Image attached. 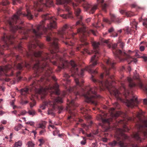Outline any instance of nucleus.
I'll return each instance as SVG.
<instances>
[{"instance_id": "f257e3e1", "label": "nucleus", "mask_w": 147, "mask_h": 147, "mask_svg": "<svg viewBox=\"0 0 147 147\" xmlns=\"http://www.w3.org/2000/svg\"><path fill=\"white\" fill-rule=\"evenodd\" d=\"M58 51H50V54L45 53L42 51H29L26 53L27 56L31 60L35 62L33 67L35 71V73L29 78V80L34 78L40 75H42L43 76L41 78L40 80L34 81L32 85V89L30 87L29 88L22 89L20 92L22 95L26 96L27 94L29 89L32 91L34 88L37 89L38 88V87H40L41 89L39 90V93L41 94L42 90L44 91L43 95L41 96V98L44 99L46 94L48 92H49L51 93L52 100V101H46L43 102L40 107L41 109H45V107L49 105L50 108L48 111L49 114H52V111L57 108H58L59 113H61L63 108L62 107L57 106V104L63 102L62 98L59 96H55V95L58 96L60 94L59 85L56 83L53 86H49L44 87L43 86L46 84V82H49L51 79H52L55 81L57 80L55 76L53 75L52 68L49 66L50 62L54 65H57V60L60 61L58 66L59 71L61 69L66 67L70 68L71 72V76L74 78L76 86L70 87L69 90L70 92H73L76 96L75 98H78V96H84L86 102L81 107L80 111L86 119H89L91 118V117L88 114L89 110L86 102L90 103L96 106L98 104V98H100L101 97L97 94V88L95 86L93 88L87 87L85 90L82 88L84 81L82 79H79L77 77H82L84 72L85 70L91 74L92 80L96 84L98 85L100 90H104L105 88H107L111 94L115 96L118 99V90L112 86V84L114 82V77L113 76L109 74L110 68H114L115 64L111 59L107 57L104 60L105 62L108 66L107 67L102 64H101L100 66L104 72L99 76L100 80H99L96 79L94 76V75L97 74V71L93 69V68L98 63V58L100 55L98 51H92L94 54L91 58V64L85 69H82L80 74L78 71V66L75 62L71 60L69 62L67 61L64 60L57 54Z\"/></svg>"}, {"instance_id": "f03ea898", "label": "nucleus", "mask_w": 147, "mask_h": 147, "mask_svg": "<svg viewBox=\"0 0 147 147\" xmlns=\"http://www.w3.org/2000/svg\"><path fill=\"white\" fill-rule=\"evenodd\" d=\"M115 108H112L109 110L110 117L107 118V115L105 113L99 115V119L103 123V125L105 126L106 131L110 130L111 128L112 125L111 123L113 122L114 120L116 122V124L114 125V127L119 126L122 124L123 129L117 128V140L120 147H127V144L125 142L126 140H129V137L123 133L125 131H128L129 129L126 125L127 121H131L134 122L136 121L138 122L136 124V127L138 129V132L134 133L132 134V137L138 141L141 142L144 138H147V119L143 120L141 116V114L139 112L136 113H133V117H128L127 115L125 114V116L127 117V121L125 120V118L120 121L116 120V118L121 115L123 113L120 111H116Z\"/></svg>"}, {"instance_id": "7ed1b4c3", "label": "nucleus", "mask_w": 147, "mask_h": 147, "mask_svg": "<svg viewBox=\"0 0 147 147\" xmlns=\"http://www.w3.org/2000/svg\"><path fill=\"white\" fill-rule=\"evenodd\" d=\"M75 0L77 3L73 2L71 0H56L57 4H64L65 10L68 12L70 8L66 5L68 4L72 6L76 16L79 20L76 22V25L83 26L82 22L83 17L81 15V10L78 7L80 3H82V6L85 11L89 12L90 13H93L94 12L97 8L98 5L101 7L103 11H106L107 5L106 4L103 3L104 0H97L98 5L93 6L88 3L86 0ZM33 2L34 10L38 11H42V8L44 7H50L53 4V0H35Z\"/></svg>"}, {"instance_id": "20e7f679", "label": "nucleus", "mask_w": 147, "mask_h": 147, "mask_svg": "<svg viewBox=\"0 0 147 147\" xmlns=\"http://www.w3.org/2000/svg\"><path fill=\"white\" fill-rule=\"evenodd\" d=\"M11 56L13 57L14 60L13 64L12 65H6L5 66H0V77L3 75L9 76L13 75L12 70L11 69L13 66L16 67L18 69L21 70L24 67L29 68L31 67L30 63H27L25 61H22L20 63L17 64L16 61H19L21 60V57L18 55H16L15 53L11 52Z\"/></svg>"}, {"instance_id": "39448f33", "label": "nucleus", "mask_w": 147, "mask_h": 147, "mask_svg": "<svg viewBox=\"0 0 147 147\" xmlns=\"http://www.w3.org/2000/svg\"><path fill=\"white\" fill-rule=\"evenodd\" d=\"M77 32L80 34L81 43L78 45L76 49V51H80L83 54H84L85 53L90 54V52L88 49V43L85 41L86 37L89 36L91 33L96 36V32L92 30H87L84 28H79L77 30Z\"/></svg>"}, {"instance_id": "423d86ee", "label": "nucleus", "mask_w": 147, "mask_h": 147, "mask_svg": "<svg viewBox=\"0 0 147 147\" xmlns=\"http://www.w3.org/2000/svg\"><path fill=\"white\" fill-rule=\"evenodd\" d=\"M101 41L102 43L107 44L109 48H111L112 46L113 53L115 57L119 59L120 61H122L125 60L129 59L131 62L134 61L136 63L137 61L136 59L131 57L129 55L124 51H122L117 48V44H112L109 41V40H105L104 39H101Z\"/></svg>"}, {"instance_id": "0eeeda50", "label": "nucleus", "mask_w": 147, "mask_h": 147, "mask_svg": "<svg viewBox=\"0 0 147 147\" xmlns=\"http://www.w3.org/2000/svg\"><path fill=\"white\" fill-rule=\"evenodd\" d=\"M15 37L13 35H4L2 38L1 40L4 44L2 46L0 45V55H3V53L2 51L3 50L8 49L9 45L14 43V40Z\"/></svg>"}, {"instance_id": "6e6552de", "label": "nucleus", "mask_w": 147, "mask_h": 147, "mask_svg": "<svg viewBox=\"0 0 147 147\" xmlns=\"http://www.w3.org/2000/svg\"><path fill=\"white\" fill-rule=\"evenodd\" d=\"M75 105L74 99H72L69 102V106H70V108L69 109V112L70 115L68 117V120L69 121V119H70L71 118L74 119V118H73V116H76V113L74 111V110L75 109L74 108L75 106Z\"/></svg>"}, {"instance_id": "1a4fd4ad", "label": "nucleus", "mask_w": 147, "mask_h": 147, "mask_svg": "<svg viewBox=\"0 0 147 147\" xmlns=\"http://www.w3.org/2000/svg\"><path fill=\"white\" fill-rule=\"evenodd\" d=\"M125 102L128 107L132 108L136 106L138 104V101L137 97L136 96H133L130 100L126 99Z\"/></svg>"}, {"instance_id": "9d476101", "label": "nucleus", "mask_w": 147, "mask_h": 147, "mask_svg": "<svg viewBox=\"0 0 147 147\" xmlns=\"http://www.w3.org/2000/svg\"><path fill=\"white\" fill-rule=\"evenodd\" d=\"M111 20L112 22L119 23L121 22V19H119L118 17H116L114 15L112 14H110Z\"/></svg>"}, {"instance_id": "9b49d317", "label": "nucleus", "mask_w": 147, "mask_h": 147, "mask_svg": "<svg viewBox=\"0 0 147 147\" xmlns=\"http://www.w3.org/2000/svg\"><path fill=\"white\" fill-rule=\"evenodd\" d=\"M120 12L121 14L125 15L128 17H131L133 16L132 13L130 11L127 12L124 10H121L120 11Z\"/></svg>"}, {"instance_id": "f8f14e48", "label": "nucleus", "mask_w": 147, "mask_h": 147, "mask_svg": "<svg viewBox=\"0 0 147 147\" xmlns=\"http://www.w3.org/2000/svg\"><path fill=\"white\" fill-rule=\"evenodd\" d=\"M46 123L47 122L45 121H42L41 122L39 123L38 128H41L42 129H45L46 128Z\"/></svg>"}, {"instance_id": "ddd939ff", "label": "nucleus", "mask_w": 147, "mask_h": 147, "mask_svg": "<svg viewBox=\"0 0 147 147\" xmlns=\"http://www.w3.org/2000/svg\"><path fill=\"white\" fill-rule=\"evenodd\" d=\"M123 30L127 34H131V31H132V29L129 27H126Z\"/></svg>"}, {"instance_id": "4468645a", "label": "nucleus", "mask_w": 147, "mask_h": 147, "mask_svg": "<svg viewBox=\"0 0 147 147\" xmlns=\"http://www.w3.org/2000/svg\"><path fill=\"white\" fill-rule=\"evenodd\" d=\"M71 14L70 13H69L67 14L60 15V16L63 17L65 19L70 18L71 17Z\"/></svg>"}, {"instance_id": "2eb2a0df", "label": "nucleus", "mask_w": 147, "mask_h": 147, "mask_svg": "<svg viewBox=\"0 0 147 147\" xmlns=\"http://www.w3.org/2000/svg\"><path fill=\"white\" fill-rule=\"evenodd\" d=\"M22 145V142L21 141H19L15 143L14 144V147H21Z\"/></svg>"}, {"instance_id": "dca6fc26", "label": "nucleus", "mask_w": 147, "mask_h": 147, "mask_svg": "<svg viewBox=\"0 0 147 147\" xmlns=\"http://www.w3.org/2000/svg\"><path fill=\"white\" fill-rule=\"evenodd\" d=\"M29 115L34 116L35 115L36 112L34 110H29L27 112Z\"/></svg>"}, {"instance_id": "f3484780", "label": "nucleus", "mask_w": 147, "mask_h": 147, "mask_svg": "<svg viewBox=\"0 0 147 147\" xmlns=\"http://www.w3.org/2000/svg\"><path fill=\"white\" fill-rule=\"evenodd\" d=\"M22 126L21 124H19L15 127V130L16 131H18L22 127Z\"/></svg>"}, {"instance_id": "a211bd4d", "label": "nucleus", "mask_w": 147, "mask_h": 147, "mask_svg": "<svg viewBox=\"0 0 147 147\" xmlns=\"http://www.w3.org/2000/svg\"><path fill=\"white\" fill-rule=\"evenodd\" d=\"M65 43L66 45H74V43L71 42L70 40H67L65 42Z\"/></svg>"}, {"instance_id": "6ab92c4d", "label": "nucleus", "mask_w": 147, "mask_h": 147, "mask_svg": "<svg viewBox=\"0 0 147 147\" xmlns=\"http://www.w3.org/2000/svg\"><path fill=\"white\" fill-rule=\"evenodd\" d=\"M46 130L45 129H42V130L40 131L39 132V134L40 135H44V133L46 132Z\"/></svg>"}, {"instance_id": "aec40b11", "label": "nucleus", "mask_w": 147, "mask_h": 147, "mask_svg": "<svg viewBox=\"0 0 147 147\" xmlns=\"http://www.w3.org/2000/svg\"><path fill=\"white\" fill-rule=\"evenodd\" d=\"M34 144L31 142H29L28 143V147H34Z\"/></svg>"}, {"instance_id": "412c9836", "label": "nucleus", "mask_w": 147, "mask_h": 147, "mask_svg": "<svg viewBox=\"0 0 147 147\" xmlns=\"http://www.w3.org/2000/svg\"><path fill=\"white\" fill-rule=\"evenodd\" d=\"M9 3V2L7 0H4L3 1L2 4L3 5H8Z\"/></svg>"}, {"instance_id": "4be33fe9", "label": "nucleus", "mask_w": 147, "mask_h": 147, "mask_svg": "<svg viewBox=\"0 0 147 147\" xmlns=\"http://www.w3.org/2000/svg\"><path fill=\"white\" fill-rule=\"evenodd\" d=\"M118 44L119 45L120 48L122 49H123L124 46V44L123 42H119L118 43Z\"/></svg>"}, {"instance_id": "5701e85b", "label": "nucleus", "mask_w": 147, "mask_h": 147, "mask_svg": "<svg viewBox=\"0 0 147 147\" xmlns=\"http://www.w3.org/2000/svg\"><path fill=\"white\" fill-rule=\"evenodd\" d=\"M59 131L58 130L56 127H55V130L53 131V135L54 136L56 135L57 134H59Z\"/></svg>"}, {"instance_id": "b1692460", "label": "nucleus", "mask_w": 147, "mask_h": 147, "mask_svg": "<svg viewBox=\"0 0 147 147\" xmlns=\"http://www.w3.org/2000/svg\"><path fill=\"white\" fill-rule=\"evenodd\" d=\"M17 49L18 50L20 51H22L23 50L22 47L21 45L20 44H19L18 45Z\"/></svg>"}, {"instance_id": "393cba45", "label": "nucleus", "mask_w": 147, "mask_h": 147, "mask_svg": "<svg viewBox=\"0 0 147 147\" xmlns=\"http://www.w3.org/2000/svg\"><path fill=\"white\" fill-rule=\"evenodd\" d=\"M114 106L115 109H119V104L117 102H115L113 104Z\"/></svg>"}, {"instance_id": "a878e982", "label": "nucleus", "mask_w": 147, "mask_h": 147, "mask_svg": "<svg viewBox=\"0 0 147 147\" xmlns=\"http://www.w3.org/2000/svg\"><path fill=\"white\" fill-rule=\"evenodd\" d=\"M117 142L116 141H114L113 142H111L110 143V144L113 147L115 146L117 144Z\"/></svg>"}, {"instance_id": "bb28decb", "label": "nucleus", "mask_w": 147, "mask_h": 147, "mask_svg": "<svg viewBox=\"0 0 147 147\" xmlns=\"http://www.w3.org/2000/svg\"><path fill=\"white\" fill-rule=\"evenodd\" d=\"M103 21L108 24H110L111 23V22L108 19L105 18H104L103 19Z\"/></svg>"}, {"instance_id": "cd10ccee", "label": "nucleus", "mask_w": 147, "mask_h": 147, "mask_svg": "<svg viewBox=\"0 0 147 147\" xmlns=\"http://www.w3.org/2000/svg\"><path fill=\"white\" fill-rule=\"evenodd\" d=\"M82 138L84 140V141H82L81 142V143L82 145H85L86 143V140L85 137H82Z\"/></svg>"}, {"instance_id": "c85d7f7f", "label": "nucleus", "mask_w": 147, "mask_h": 147, "mask_svg": "<svg viewBox=\"0 0 147 147\" xmlns=\"http://www.w3.org/2000/svg\"><path fill=\"white\" fill-rule=\"evenodd\" d=\"M20 71H18L17 73L16 76L18 78V80H20L21 79V78L20 77H19V76L20 74Z\"/></svg>"}, {"instance_id": "c756f323", "label": "nucleus", "mask_w": 147, "mask_h": 147, "mask_svg": "<svg viewBox=\"0 0 147 147\" xmlns=\"http://www.w3.org/2000/svg\"><path fill=\"white\" fill-rule=\"evenodd\" d=\"M70 76L67 74H65L64 75V77L66 78H68L70 77Z\"/></svg>"}, {"instance_id": "7c9ffc66", "label": "nucleus", "mask_w": 147, "mask_h": 147, "mask_svg": "<svg viewBox=\"0 0 147 147\" xmlns=\"http://www.w3.org/2000/svg\"><path fill=\"white\" fill-rule=\"evenodd\" d=\"M26 123L28 124H30L31 126H32L34 125V123L31 121L28 122Z\"/></svg>"}, {"instance_id": "2f4dec72", "label": "nucleus", "mask_w": 147, "mask_h": 147, "mask_svg": "<svg viewBox=\"0 0 147 147\" xmlns=\"http://www.w3.org/2000/svg\"><path fill=\"white\" fill-rule=\"evenodd\" d=\"M35 102H34L33 103H30V106L31 108L33 107L35 105Z\"/></svg>"}, {"instance_id": "473e14b6", "label": "nucleus", "mask_w": 147, "mask_h": 147, "mask_svg": "<svg viewBox=\"0 0 147 147\" xmlns=\"http://www.w3.org/2000/svg\"><path fill=\"white\" fill-rule=\"evenodd\" d=\"M82 132L83 134H85V131L83 130L82 128H80L79 129V133Z\"/></svg>"}, {"instance_id": "72a5a7b5", "label": "nucleus", "mask_w": 147, "mask_h": 147, "mask_svg": "<svg viewBox=\"0 0 147 147\" xmlns=\"http://www.w3.org/2000/svg\"><path fill=\"white\" fill-rule=\"evenodd\" d=\"M140 49L141 51H142L144 50L145 47L144 46H141L140 47Z\"/></svg>"}, {"instance_id": "f704fd0d", "label": "nucleus", "mask_w": 147, "mask_h": 147, "mask_svg": "<svg viewBox=\"0 0 147 147\" xmlns=\"http://www.w3.org/2000/svg\"><path fill=\"white\" fill-rule=\"evenodd\" d=\"M39 141L42 144H43L45 142V141L43 139H39Z\"/></svg>"}, {"instance_id": "c9c22d12", "label": "nucleus", "mask_w": 147, "mask_h": 147, "mask_svg": "<svg viewBox=\"0 0 147 147\" xmlns=\"http://www.w3.org/2000/svg\"><path fill=\"white\" fill-rule=\"evenodd\" d=\"M27 113V112H26L25 111H22L21 112V115H24Z\"/></svg>"}, {"instance_id": "e433bc0d", "label": "nucleus", "mask_w": 147, "mask_h": 147, "mask_svg": "<svg viewBox=\"0 0 147 147\" xmlns=\"http://www.w3.org/2000/svg\"><path fill=\"white\" fill-rule=\"evenodd\" d=\"M144 104L145 105H147V99H144L143 100Z\"/></svg>"}, {"instance_id": "4c0bfd02", "label": "nucleus", "mask_w": 147, "mask_h": 147, "mask_svg": "<svg viewBox=\"0 0 147 147\" xmlns=\"http://www.w3.org/2000/svg\"><path fill=\"white\" fill-rule=\"evenodd\" d=\"M114 29L113 28H111L108 30V31L109 32L111 33L113 31Z\"/></svg>"}, {"instance_id": "58836bf2", "label": "nucleus", "mask_w": 147, "mask_h": 147, "mask_svg": "<svg viewBox=\"0 0 147 147\" xmlns=\"http://www.w3.org/2000/svg\"><path fill=\"white\" fill-rule=\"evenodd\" d=\"M19 1H20V0H16L15 1L14 0H13V5H15L16 2H19Z\"/></svg>"}, {"instance_id": "ea45409f", "label": "nucleus", "mask_w": 147, "mask_h": 147, "mask_svg": "<svg viewBox=\"0 0 147 147\" xmlns=\"http://www.w3.org/2000/svg\"><path fill=\"white\" fill-rule=\"evenodd\" d=\"M90 18H88L87 19H86V22L87 23H88L89 22H90Z\"/></svg>"}, {"instance_id": "a19ab883", "label": "nucleus", "mask_w": 147, "mask_h": 147, "mask_svg": "<svg viewBox=\"0 0 147 147\" xmlns=\"http://www.w3.org/2000/svg\"><path fill=\"white\" fill-rule=\"evenodd\" d=\"M142 58L145 61H147V57L146 56L142 57Z\"/></svg>"}, {"instance_id": "79ce46f5", "label": "nucleus", "mask_w": 147, "mask_h": 147, "mask_svg": "<svg viewBox=\"0 0 147 147\" xmlns=\"http://www.w3.org/2000/svg\"><path fill=\"white\" fill-rule=\"evenodd\" d=\"M2 124H5L7 123V121L5 120H3L1 121Z\"/></svg>"}, {"instance_id": "37998d69", "label": "nucleus", "mask_w": 147, "mask_h": 147, "mask_svg": "<svg viewBox=\"0 0 147 147\" xmlns=\"http://www.w3.org/2000/svg\"><path fill=\"white\" fill-rule=\"evenodd\" d=\"M28 102L27 101H23L22 102V104H26Z\"/></svg>"}, {"instance_id": "c03bdc74", "label": "nucleus", "mask_w": 147, "mask_h": 147, "mask_svg": "<svg viewBox=\"0 0 147 147\" xmlns=\"http://www.w3.org/2000/svg\"><path fill=\"white\" fill-rule=\"evenodd\" d=\"M4 127H3L1 125L0 126V131H1L3 129Z\"/></svg>"}, {"instance_id": "a18cd8bd", "label": "nucleus", "mask_w": 147, "mask_h": 147, "mask_svg": "<svg viewBox=\"0 0 147 147\" xmlns=\"http://www.w3.org/2000/svg\"><path fill=\"white\" fill-rule=\"evenodd\" d=\"M143 24L144 26H147V22H144Z\"/></svg>"}, {"instance_id": "49530a36", "label": "nucleus", "mask_w": 147, "mask_h": 147, "mask_svg": "<svg viewBox=\"0 0 147 147\" xmlns=\"http://www.w3.org/2000/svg\"><path fill=\"white\" fill-rule=\"evenodd\" d=\"M96 146V144L95 143H92L91 146L92 147H95Z\"/></svg>"}, {"instance_id": "de8ad7c7", "label": "nucleus", "mask_w": 147, "mask_h": 147, "mask_svg": "<svg viewBox=\"0 0 147 147\" xmlns=\"http://www.w3.org/2000/svg\"><path fill=\"white\" fill-rule=\"evenodd\" d=\"M49 126L51 127L53 129H55V127L54 125H49Z\"/></svg>"}, {"instance_id": "09e8293b", "label": "nucleus", "mask_w": 147, "mask_h": 147, "mask_svg": "<svg viewBox=\"0 0 147 147\" xmlns=\"http://www.w3.org/2000/svg\"><path fill=\"white\" fill-rule=\"evenodd\" d=\"M78 121L80 123H82L83 122V120L82 119H78Z\"/></svg>"}, {"instance_id": "8fccbe9b", "label": "nucleus", "mask_w": 147, "mask_h": 147, "mask_svg": "<svg viewBox=\"0 0 147 147\" xmlns=\"http://www.w3.org/2000/svg\"><path fill=\"white\" fill-rule=\"evenodd\" d=\"M10 79L9 78H6L5 79V81L7 82H9L10 81Z\"/></svg>"}, {"instance_id": "3c124183", "label": "nucleus", "mask_w": 147, "mask_h": 147, "mask_svg": "<svg viewBox=\"0 0 147 147\" xmlns=\"http://www.w3.org/2000/svg\"><path fill=\"white\" fill-rule=\"evenodd\" d=\"M93 25L95 27L98 28V27H99V26H98L97 24H96V25H94V24H93Z\"/></svg>"}, {"instance_id": "603ef678", "label": "nucleus", "mask_w": 147, "mask_h": 147, "mask_svg": "<svg viewBox=\"0 0 147 147\" xmlns=\"http://www.w3.org/2000/svg\"><path fill=\"white\" fill-rule=\"evenodd\" d=\"M131 7L133 8H134L136 6V5L135 4H133L131 5Z\"/></svg>"}, {"instance_id": "864d4df0", "label": "nucleus", "mask_w": 147, "mask_h": 147, "mask_svg": "<svg viewBox=\"0 0 147 147\" xmlns=\"http://www.w3.org/2000/svg\"><path fill=\"white\" fill-rule=\"evenodd\" d=\"M86 135L88 137H90L91 136V134H86Z\"/></svg>"}, {"instance_id": "5fc2aeb1", "label": "nucleus", "mask_w": 147, "mask_h": 147, "mask_svg": "<svg viewBox=\"0 0 147 147\" xmlns=\"http://www.w3.org/2000/svg\"><path fill=\"white\" fill-rule=\"evenodd\" d=\"M13 133H11L10 134V138L11 139L12 137Z\"/></svg>"}, {"instance_id": "6e6d98bb", "label": "nucleus", "mask_w": 147, "mask_h": 147, "mask_svg": "<svg viewBox=\"0 0 147 147\" xmlns=\"http://www.w3.org/2000/svg\"><path fill=\"white\" fill-rule=\"evenodd\" d=\"M128 69L129 71H131V68L130 67H129L128 68Z\"/></svg>"}, {"instance_id": "4d7b16f0", "label": "nucleus", "mask_w": 147, "mask_h": 147, "mask_svg": "<svg viewBox=\"0 0 147 147\" xmlns=\"http://www.w3.org/2000/svg\"><path fill=\"white\" fill-rule=\"evenodd\" d=\"M1 89L3 91H4V89L3 88H2L1 86H0V90Z\"/></svg>"}, {"instance_id": "13d9d810", "label": "nucleus", "mask_w": 147, "mask_h": 147, "mask_svg": "<svg viewBox=\"0 0 147 147\" xmlns=\"http://www.w3.org/2000/svg\"><path fill=\"white\" fill-rule=\"evenodd\" d=\"M16 112H17V111H16V110L13 111H12V113H14V114H16Z\"/></svg>"}, {"instance_id": "bf43d9fd", "label": "nucleus", "mask_w": 147, "mask_h": 147, "mask_svg": "<svg viewBox=\"0 0 147 147\" xmlns=\"http://www.w3.org/2000/svg\"><path fill=\"white\" fill-rule=\"evenodd\" d=\"M82 127H86V125L84 124H83L82 125Z\"/></svg>"}, {"instance_id": "052dcab7", "label": "nucleus", "mask_w": 147, "mask_h": 147, "mask_svg": "<svg viewBox=\"0 0 147 147\" xmlns=\"http://www.w3.org/2000/svg\"><path fill=\"white\" fill-rule=\"evenodd\" d=\"M17 107L15 105H13V109H15Z\"/></svg>"}, {"instance_id": "680f3d73", "label": "nucleus", "mask_w": 147, "mask_h": 147, "mask_svg": "<svg viewBox=\"0 0 147 147\" xmlns=\"http://www.w3.org/2000/svg\"><path fill=\"white\" fill-rule=\"evenodd\" d=\"M144 22H147V18H146L144 19Z\"/></svg>"}, {"instance_id": "e2e57ef3", "label": "nucleus", "mask_w": 147, "mask_h": 147, "mask_svg": "<svg viewBox=\"0 0 147 147\" xmlns=\"http://www.w3.org/2000/svg\"><path fill=\"white\" fill-rule=\"evenodd\" d=\"M3 114L2 111H0V115H2Z\"/></svg>"}, {"instance_id": "0e129e2a", "label": "nucleus", "mask_w": 147, "mask_h": 147, "mask_svg": "<svg viewBox=\"0 0 147 147\" xmlns=\"http://www.w3.org/2000/svg\"><path fill=\"white\" fill-rule=\"evenodd\" d=\"M118 32H119L120 33H121V32H122V30H119L118 31Z\"/></svg>"}, {"instance_id": "69168bd1", "label": "nucleus", "mask_w": 147, "mask_h": 147, "mask_svg": "<svg viewBox=\"0 0 147 147\" xmlns=\"http://www.w3.org/2000/svg\"><path fill=\"white\" fill-rule=\"evenodd\" d=\"M79 123H76V125H75V127H77V125L79 124Z\"/></svg>"}, {"instance_id": "338daca9", "label": "nucleus", "mask_w": 147, "mask_h": 147, "mask_svg": "<svg viewBox=\"0 0 147 147\" xmlns=\"http://www.w3.org/2000/svg\"><path fill=\"white\" fill-rule=\"evenodd\" d=\"M32 132L34 133V135L36 134V133L35 132V131H32Z\"/></svg>"}, {"instance_id": "774afa93", "label": "nucleus", "mask_w": 147, "mask_h": 147, "mask_svg": "<svg viewBox=\"0 0 147 147\" xmlns=\"http://www.w3.org/2000/svg\"><path fill=\"white\" fill-rule=\"evenodd\" d=\"M49 122L50 123H52V121H51V120H50V119H49Z\"/></svg>"}]
</instances>
